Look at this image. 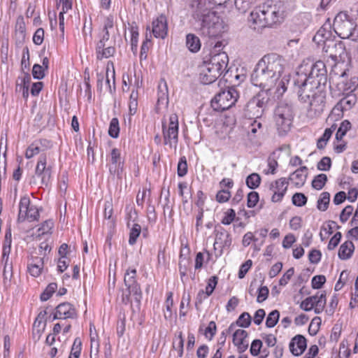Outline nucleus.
I'll use <instances>...</instances> for the list:
<instances>
[{
	"label": "nucleus",
	"instance_id": "1",
	"mask_svg": "<svg viewBox=\"0 0 358 358\" xmlns=\"http://www.w3.org/2000/svg\"><path fill=\"white\" fill-rule=\"evenodd\" d=\"M229 0H192L190 5L192 9V17L200 21V31L204 36L217 37L224 30L223 22L216 13L211 10L212 6L222 5Z\"/></svg>",
	"mask_w": 358,
	"mask_h": 358
},
{
	"label": "nucleus",
	"instance_id": "2",
	"mask_svg": "<svg viewBox=\"0 0 358 358\" xmlns=\"http://www.w3.org/2000/svg\"><path fill=\"white\" fill-rule=\"evenodd\" d=\"M285 65V59L275 53L264 56L251 74V82L257 87L271 90L281 76Z\"/></svg>",
	"mask_w": 358,
	"mask_h": 358
},
{
	"label": "nucleus",
	"instance_id": "3",
	"mask_svg": "<svg viewBox=\"0 0 358 358\" xmlns=\"http://www.w3.org/2000/svg\"><path fill=\"white\" fill-rule=\"evenodd\" d=\"M228 56L225 52H220L212 57L209 62H204L200 66L199 79L203 85L215 82L226 69Z\"/></svg>",
	"mask_w": 358,
	"mask_h": 358
},
{
	"label": "nucleus",
	"instance_id": "4",
	"mask_svg": "<svg viewBox=\"0 0 358 358\" xmlns=\"http://www.w3.org/2000/svg\"><path fill=\"white\" fill-rule=\"evenodd\" d=\"M274 121L278 134L285 135L290 130L294 118L292 104L286 101H280L274 112Z\"/></svg>",
	"mask_w": 358,
	"mask_h": 358
},
{
	"label": "nucleus",
	"instance_id": "5",
	"mask_svg": "<svg viewBox=\"0 0 358 358\" xmlns=\"http://www.w3.org/2000/svg\"><path fill=\"white\" fill-rule=\"evenodd\" d=\"M238 93L234 87H229L217 94L211 101L212 108L217 111L230 108L236 102Z\"/></svg>",
	"mask_w": 358,
	"mask_h": 358
},
{
	"label": "nucleus",
	"instance_id": "6",
	"mask_svg": "<svg viewBox=\"0 0 358 358\" xmlns=\"http://www.w3.org/2000/svg\"><path fill=\"white\" fill-rule=\"evenodd\" d=\"M270 90L263 89L256 96L250 99L246 105V110L250 115L256 117H259L262 115L270 101V94L268 93Z\"/></svg>",
	"mask_w": 358,
	"mask_h": 358
},
{
	"label": "nucleus",
	"instance_id": "7",
	"mask_svg": "<svg viewBox=\"0 0 358 358\" xmlns=\"http://www.w3.org/2000/svg\"><path fill=\"white\" fill-rule=\"evenodd\" d=\"M178 117L173 113L169 117V126L165 121L162 122V132L165 145H169L171 148H176L178 141Z\"/></svg>",
	"mask_w": 358,
	"mask_h": 358
},
{
	"label": "nucleus",
	"instance_id": "8",
	"mask_svg": "<svg viewBox=\"0 0 358 358\" xmlns=\"http://www.w3.org/2000/svg\"><path fill=\"white\" fill-rule=\"evenodd\" d=\"M262 6L264 9L267 27L281 22L284 13V8L281 2L267 0L262 4Z\"/></svg>",
	"mask_w": 358,
	"mask_h": 358
},
{
	"label": "nucleus",
	"instance_id": "9",
	"mask_svg": "<svg viewBox=\"0 0 358 358\" xmlns=\"http://www.w3.org/2000/svg\"><path fill=\"white\" fill-rule=\"evenodd\" d=\"M303 69L306 76L313 81L324 86L327 81V69L324 63L317 61L312 65L308 64L301 65L298 70Z\"/></svg>",
	"mask_w": 358,
	"mask_h": 358
},
{
	"label": "nucleus",
	"instance_id": "10",
	"mask_svg": "<svg viewBox=\"0 0 358 358\" xmlns=\"http://www.w3.org/2000/svg\"><path fill=\"white\" fill-rule=\"evenodd\" d=\"M124 282L127 287L128 294H123L122 301H129V296L132 294L134 296L136 301H140L142 293L139 284L136 281V270L135 268H129L124 273Z\"/></svg>",
	"mask_w": 358,
	"mask_h": 358
},
{
	"label": "nucleus",
	"instance_id": "11",
	"mask_svg": "<svg viewBox=\"0 0 358 358\" xmlns=\"http://www.w3.org/2000/svg\"><path fill=\"white\" fill-rule=\"evenodd\" d=\"M99 41L96 44V59L101 60L113 56L116 52L115 47L111 45L110 36L99 34Z\"/></svg>",
	"mask_w": 358,
	"mask_h": 358
},
{
	"label": "nucleus",
	"instance_id": "12",
	"mask_svg": "<svg viewBox=\"0 0 358 358\" xmlns=\"http://www.w3.org/2000/svg\"><path fill=\"white\" fill-rule=\"evenodd\" d=\"M124 159L121 157V152L117 148H113L110 154V162L108 164V171L111 176L122 178L124 170Z\"/></svg>",
	"mask_w": 358,
	"mask_h": 358
},
{
	"label": "nucleus",
	"instance_id": "13",
	"mask_svg": "<svg viewBox=\"0 0 358 358\" xmlns=\"http://www.w3.org/2000/svg\"><path fill=\"white\" fill-rule=\"evenodd\" d=\"M35 174L41 178L42 185L47 186L50 181L52 175V166H47V154L41 153L38 157L36 169Z\"/></svg>",
	"mask_w": 358,
	"mask_h": 358
},
{
	"label": "nucleus",
	"instance_id": "14",
	"mask_svg": "<svg viewBox=\"0 0 358 358\" xmlns=\"http://www.w3.org/2000/svg\"><path fill=\"white\" fill-rule=\"evenodd\" d=\"M231 244L230 234L224 229L215 231V238L213 244L216 257H220L224 250L229 249Z\"/></svg>",
	"mask_w": 358,
	"mask_h": 358
},
{
	"label": "nucleus",
	"instance_id": "15",
	"mask_svg": "<svg viewBox=\"0 0 358 358\" xmlns=\"http://www.w3.org/2000/svg\"><path fill=\"white\" fill-rule=\"evenodd\" d=\"M345 20H342L340 15L335 17L334 22V31L340 38L350 39L354 24L345 15Z\"/></svg>",
	"mask_w": 358,
	"mask_h": 358
},
{
	"label": "nucleus",
	"instance_id": "16",
	"mask_svg": "<svg viewBox=\"0 0 358 358\" xmlns=\"http://www.w3.org/2000/svg\"><path fill=\"white\" fill-rule=\"evenodd\" d=\"M303 69L298 70L294 78V91L305 89H319L321 85L308 78Z\"/></svg>",
	"mask_w": 358,
	"mask_h": 358
},
{
	"label": "nucleus",
	"instance_id": "17",
	"mask_svg": "<svg viewBox=\"0 0 358 358\" xmlns=\"http://www.w3.org/2000/svg\"><path fill=\"white\" fill-rule=\"evenodd\" d=\"M264 9L262 5L255 8L251 13L248 18L250 27L255 30H259L267 27L264 14Z\"/></svg>",
	"mask_w": 358,
	"mask_h": 358
},
{
	"label": "nucleus",
	"instance_id": "18",
	"mask_svg": "<svg viewBox=\"0 0 358 358\" xmlns=\"http://www.w3.org/2000/svg\"><path fill=\"white\" fill-rule=\"evenodd\" d=\"M326 93L323 90H318L313 97L308 101L310 104V111L314 112V115H320L325 106Z\"/></svg>",
	"mask_w": 358,
	"mask_h": 358
},
{
	"label": "nucleus",
	"instance_id": "19",
	"mask_svg": "<svg viewBox=\"0 0 358 358\" xmlns=\"http://www.w3.org/2000/svg\"><path fill=\"white\" fill-rule=\"evenodd\" d=\"M323 51L329 54V57L336 61L344 54L345 47L341 42L329 41L325 42Z\"/></svg>",
	"mask_w": 358,
	"mask_h": 358
},
{
	"label": "nucleus",
	"instance_id": "20",
	"mask_svg": "<svg viewBox=\"0 0 358 358\" xmlns=\"http://www.w3.org/2000/svg\"><path fill=\"white\" fill-rule=\"evenodd\" d=\"M76 317V311L73 306L68 303H62L56 308V311L53 315V320H61L74 318Z\"/></svg>",
	"mask_w": 358,
	"mask_h": 358
},
{
	"label": "nucleus",
	"instance_id": "21",
	"mask_svg": "<svg viewBox=\"0 0 358 358\" xmlns=\"http://www.w3.org/2000/svg\"><path fill=\"white\" fill-rule=\"evenodd\" d=\"M167 22L165 15H161L152 22V33L155 37L164 38L167 35Z\"/></svg>",
	"mask_w": 358,
	"mask_h": 358
},
{
	"label": "nucleus",
	"instance_id": "22",
	"mask_svg": "<svg viewBox=\"0 0 358 358\" xmlns=\"http://www.w3.org/2000/svg\"><path fill=\"white\" fill-rule=\"evenodd\" d=\"M306 339L302 335L295 336L290 341L289 348L292 354L294 356H300L306 348Z\"/></svg>",
	"mask_w": 358,
	"mask_h": 358
},
{
	"label": "nucleus",
	"instance_id": "23",
	"mask_svg": "<svg viewBox=\"0 0 358 358\" xmlns=\"http://www.w3.org/2000/svg\"><path fill=\"white\" fill-rule=\"evenodd\" d=\"M331 25L329 21L324 23L320 29L317 31L316 34L313 37V41L317 44L323 43L325 45V42L331 41Z\"/></svg>",
	"mask_w": 358,
	"mask_h": 358
},
{
	"label": "nucleus",
	"instance_id": "24",
	"mask_svg": "<svg viewBox=\"0 0 358 358\" xmlns=\"http://www.w3.org/2000/svg\"><path fill=\"white\" fill-rule=\"evenodd\" d=\"M248 333L243 329H237L233 334V343L237 346L240 353L245 352L248 347V342L246 341Z\"/></svg>",
	"mask_w": 358,
	"mask_h": 358
},
{
	"label": "nucleus",
	"instance_id": "25",
	"mask_svg": "<svg viewBox=\"0 0 358 358\" xmlns=\"http://www.w3.org/2000/svg\"><path fill=\"white\" fill-rule=\"evenodd\" d=\"M308 169L301 166L293 172L289 177V180L297 187H302L306 180Z\"/></svg>",
	"mask_w": 358,
	"mask_h": 358
},
{
	"label": "nucleus",
	"instance_id": "26",
	"mask_svg": "<svg viewBox=\"0 0 358 358\" xmlns=\"http://www.w3.org/2000/svg\"><path fill=\"white\" fill-rule=\"evenodd\" d=\"M169 104L168 87L165 80H161L158 85L157 91V106Z\"/></svg>",
	"mask_w": 358,
	"mask_h": 358
},
{
	"label": "nucleus",
	"instance_id": "27",
	"mask_svg": "<svg viewBox=\"0 0 358 358\" xmlns=\"http://www.w3.org/2000/svg\"><path fill=\"white\" fill-rule=\"evenodd\" d=\"M43 259L42 257H36L33 258L31 262L28 264L29 273L34 277L39 276L43 268Z\"/></svg>",
	"mask_w": 358,
	"mask_h": 358
},
{
	"label": "nucleus",
	"instance_id": "28",
	"mask_svg": "<svg viewBox=\"0 0 358 358\" xmlns=\"http://www.w3.org/2000/svg\"><path fill=\"white\" fill-rule=\"evenodd\" d=\"M34 205H31V201L29 196H24L20 199L19 203V213L17 217L18 222H24V216L29 213V209L32 208Z\"/></svg>",
	"mask_w": 358,
	"mask_h": 358
},
{
	"label": "nucleus",
	"instance_id": "29",
	"mask_svg": "<svg viewBox=\"0 0 358 358\" xmlns=\"http://www.w3.org/2000/svg\"><path fill=\"white\" fill-rule=\"evenodd\" d=\"M354 250L355 245L353 243L350 241H347L340 246L338 254V257L343 260L348 259L351 257Z\"/></svg>",
	"mask_w": 358,
	"mask_h": 358
},
{
	"label": "nucleus",
	"instance_id": "30",
	"mask_svg": "<svg viewBox=\"0 0 358 358\" xmlns=\"http://www.w3.org/2000/svg\"><path fill=\"white\" fill-rule=\"evenodd\" d=\"M186 45L191 52H198L201 48V42L199 37L192 34H187L186 36Z\"/></svg>",
	"mask_w": 358,
	"mask_h": 358
},
{
	"label": "nucleus",
	"instance_id": "31",
	"mask_svg": "<svg viewBox=\"0 0 358 358\" xmlns=\"http://www.w3.org/2000/svg\"><path fill=\"white\" fill-rule=\"evenodd\" d=\"M355 99L354 97H345L342 99L334 108L333 111L343 112L344 110H349L355 104Z\"/></svg>",
	"mask_w": 358,
	"mask_h": 358
},
{
	"label": "nucleus",
	"instance_id": "32",
	"mask_svg": "<svg viewBox=\"0 0 358 358\" xmlns=\"http://www.w3.org/2000/svg\"><path fill=\"white\" fill-rule=\"evenodd\" d=\"M319 90H321L319 88ZM318 89H305V90H298L295 92H296L299 99L303 103H308L310 99L313 97V95L317 92Z\"/></svg>",
	"mask_w": 358,
	"mask_h": 358
},
{
	"label": "nucleus",
	"instance_id": "33",
	"mask_svg": "<svg viewBox=\"0 0 358 358\" xmlns=\"http://www.w3.org/2000/svg\"><path fill=\"white\" fill-rule=\"evenodd\" d=\"M131 32V48L134 54L137 53L138 42V30L136 25H131L129 28Z\"/></svg>",
	"mask_w": 358,
	"mask_h": 358
},
{
	"label": "nucleus",
	"instance_id": "34",
	"mask_svg": "<svg viewBox=\"0 0 358 358\" xmlns=\"http://www.w3.org/2000/svg\"><path fill=\"white\" fill-rule=\"evenodd\" d=\"M330 201V194L327 192H322L317 202V208L319 210L325 211Z\"/></svg>",
	"mask_w": 358,
	"mask_h": 358
},
{
	"label": "nucleus",
	"instance_id": "35",
	"mask_svg": "<svg viewBox=\"0 0 358 358\" xmlns=\"http://www.w3.org/2000/svg\"><path fill=\"white\" fill-rule=\"evenodd\" d=\"M246 185L252 189L257 188L261 183V177L258 173H252L246 178Z\"/></svg>",
	"mask_w": 358,
	"mask_h": 358
},
{
	"label": "nucleus",
	"instance_id": "36",
	"mask_svg": "<svg viewBox=\"0 0 358 358\" xmlns=\"http://www.w3.org/2000/svg\"><path fill=\"white\" fill-rule=\"evenodd\" d=\"M2 262H4L3 271V282L6 284L8 281H10L13 273H12V264L8 263L9 257H6L5 258L1 257Z\"/></svg>",
	"mask_w": 358,
	"mask_h": 358
},
{
	"label": "nucleus",
	"instance_id": "37",
	"mask_svg": "<svg viewBox=\"0 0 358 358\" xmlns=\"http://www.w3.org/2000/svg\"><path fill=\"white\" fill-rule=\"evenodd\" d=\"M287 183L286 178H281L275 180L274 184L271 185V189L285 194L287 189Z\"/></svg>",
	"mask_w": 358,
	"mask_h": 358
},
{
	"label": "nucleus",
	"instance_id": "38",
	"mask_svg": "<svg viewBox=\"0 0 358 358\" xmlns=\"http://www.w3.org/2000/svg\"><path fill=\"white\" fill-rule=\"evenodd\" d=\"M327 181V176L324 173L316 176L312 181L313 188L320 190L323 188Z\"/></svg>",
	"mask_w": 358,
	"mask_h": 358
},
{
	"label": "nucleus",
	"instance_id": "39",
	"mask_svg": "<svg viewBox=\"0 0 358 358\" xmlns=\"http://www.w3.org/2000/svg\"><path fill=\"white\" fill-rule=\"evenodd\" d=\"M120 127L119 120L116 117H113L110 122L108 134L110 137L116 138L119 136Z\"/></svg>",
	"mask_w": 358,
	"mask_h": 358
},
{
	"label": "nucleus",
	"instance_id": "40",
	"mask_svg": "<svg viewBox=\"0 0 358 358\" xmlns=\"http://www.w3.org/2000/svg\"><path fill=\"white\" fill-rule=\"evenodd\" d=\"M280 317V313L277 310L271 311L266 317V326L268 328L274 327L278 323Z\"/></svg>",
	"mask_w": 358,
	"mask_h": 358
},
{
	"label": "nucleus",
	"instance_id": "41",
	"mask_svg": "<svg viewBox=\"0 0 358 358\" xmlns=\"http://www.w3.org/2000/svg\"><path fill=\"white\" fill-rule=\"evenodd\" d=\"M141 227L138 224H134L129 232V243L131 245L136 242L138 237L140 236Z\"/></svg>",
	"mask_w": 358,
	"mask_h": 358
},
{
	"label": "nucleus",
	"instance_id": "42",
	"mask_svg": "<svg viewBox=\"0 0 358 358\" xmlns=\"http://www.w3.org/2000/svg\"><path fill=\"white\" fill-rule=\"evenodd\" d=\"M57 288V283H55V282L50 283L47 286V287L45 288L44 292L41 294V300L42 301H48L52 296L53 293H55Z\"/></svg>",
	"mask_w": 358,
	"mask_h": 358
},
{
	"label": "nucleus",
	"instance_id": "43",
	"mask_svg": "<svg viewBox=\"0 0 358 358\" xmlns=\"http://www.w3.org/2000/svg\"><path fill=\"white\" fill-rule=\"evenodd\" d=\"M251 324V316L247 313H243L236 322V324L243 328L248 327Z\"/></svg>",
	"mask_w": 358,
	"mask_h": 358
},
{
	"label": "nucleus",
	"instance_id": "44",
	"mask_svg": "<svg viewBox=\"0 0 358 358\" xmlns=\"http://www.w3.org/2000/svg\"><path fill=\"white\" fill-rule=\"evenodd\" d=\"M307 200L308 199L304 194L299 192L295 193L292 196V203L298 207H302L305 206L307 203Z\"/></svg>",
	"mask_w": 358,
	"mask_h": 358
},
{
	"label": "nucleus",
	"instance_id": "45",
	"mask_svg": "<svg viewBox=\"0 0 358 358\" xmlns=\"http://www.w3.org/2000/svg\"><path fill=\"white\" fill-rule=\"evenodd\" d=\"M187 173V159L185 156L180 158L177 167V173L179 177L185 176Z\"/></svg>",
	"mask_w": 358,
	"mask_h": 358
},
{
	"label": "nucleus",
	"instance_id": "46",
	"mask_svg": "<svg viewBox=\"0 0 358 358\" xmlns=\"http://www.w3.org/2000/svg\"><path fill=\"white\" fill-rule=\"evenodd\" d=\"M41 152L43 153V151L34 141L27 148L25 152V157L30 159Z\"/></svg>",
	"mask_w": 358,
	"mask_h": 358
},
{
	"label": "nucleus",
	"instance_id": "47",
	"mask_svg": "<svg viewBox=\"0 0 358 358\" xmlns=\"http://www.w3.org/2000/svg\"><path fill=\"white\" fill-rule=\"evenodd\" d=\"M114 26V17L112 15H109L108 16L105 21H104V24H103V29L101 31V32L99 33V34H103V35H108L110 36V34H109V29H112Z\"/></svg>",
	"mask_w": 358,
	"mask_h": 358
},
{
	"label": "nucleus",
	"instance_id": "48",
	"mask_svg": "<svg viewBox=\"0 0 358 358\" xmlns=\"http://www.w3.org/2000/svg\"><path fill=\"white\" fill-rule=\"evenodd\" d=\"M45 69L40 64H35L32 68V75L35 79L41 80L45 77Z\"/></svg>",
	"mask_w": 358,
	"mask_h": 358
},
{
	"label": "nucleus",
	"instance_id": "49",
	"mask_svg": "<svg viewBox=\"0 0 358 358\" xmlns=\"http://www.w3.org/2000/svg\"><path fill=\"white\" fill-rule=\"evenodd\" d=\"M331 166V161L329 157H324L317 163V168L320 171H329Z\"/></svg>",
	"mask_w": 358,
	"mask_h": 358
},
{
	"label": "nucleus",
	"instance_id": "50",
	"mask_svg": "<svg viewBox=\"0 0 358 358\" xmlns=\"http://www.w3.org/2000/svg\"><path fill=\"white\" fill-rule=\"evenodd\" d=\"M235 6L240 13H245L251 7V4L246 0H235Z\"/></svg>",
	"mask_w": 358,
	"mask_h": 358
},
{
	"label": "nucleus",
	"instance_id": "51",
	"mask_svg": "<svg viewBox=\"0 0 358 358\" xmlns=\"http://www.w3.org/2000/svg\"><path fill=\"white\" fill-rule=\"evenodd\" d=\"M326 282L324 275H318L312 278L311 285L313 289H320Z\"/></svg>",
	"mask_w": 358,
	"mask_h": 358
},
{
	"label": "nucleus",
	"instance_id": "52",
	"mask_svg": "<svg viewBox=\"0 0 358 358\" xmlns=\"http://www.w3.org/2000/svg\"><path fill=\"white\" fill-rule=\"evenodd\" d=\"M39 217V212L38 209L36 206H33L31 209H29V213L24 216V220H27L29 222H34L38 220Z\"/></svg>",
	"mask_w": 358,
	"mask_h": 358
},
{
	"label": "nucleus",
	"instance_id": "53",
	"mask_svg": "<svg viewBox=\"0 0 358 358\" xmlns=\"http://www.w3.org/2000/svg\"><path fill=\"white\" fill-rule=\"evenodd\" d=\"M353 206L348 205L345 206L340 214V220L342 223H345L348 221L350 216L352 214L353 212Z\"/></svg>",
	"mask_w": 358,
	"mask_h": 358
},
{
	"label": "nucleus",
	"instance_id": "54",
	"mask_svg": "<svg viewBox=\"0 0 358 358\" xmlns=\"http://www.w3.org/2000/svg\"><path fill=\"white\" fill-rule=\"evenodd\" d=\"M257 292L258 293L257 298V301L258 303H262L267 299L269 291L266 286H262L257 288Z\"/></svg>",
	"mask_w": 358,
	"mask_h": 358
},
{
	"label": "nucleus",
	"instance_id": "55",
	"mask_svg": "<svg viewBox=\"0 0 358 358\" xmlns=\"http://www.w3.org/2000/svg\"><path fill=\"white\" fill-rule=\"evenodd\" d=\"M259 201V194L257 192H250L248 194L247 206L248 208H254Z\"/></svg>",
	"mask_w": 358,
	"mask_h": 358
},
{
	"label": "nucleus",
	"instance_id": "56",
	"mask_svg": "<svg viewBox=\"0 0 358 358\" xmlns=\"http://www.w3.org/2000/svg\"><path fill=\"white\" fill-rule=\"evenodd\" d=\"M82 349V342L80 338H76L71 347V355L80 357Z\"/></svg>",
	"mask_w": 358,
	"mask_h": 358
},
{
	"label": "nucleus",
	"instance_id": "57",
	"mask_svg": "<svg viewBox=\"0 0 358 358\" xmlns=\"http://www.w3.org/2000/svg\"><path fill=\"white\" fill-rule=\"evenodd\" d=\"M46 315H47V311L45 310H41L38 313L37 317L36 318V320L34 322V327L39 328L41 324L42 323H43V330L45 327Z\"/></svg>",
	"mask_w": 358,
	"mask_h": 358
},
{
	"label": "nucleus",
	"instance_id": "58",
	"mask_svg": "<svg viewBox=\"0 0 358 358\" xmlns=\"http://www.w3.org/2000/svg\"><path fill=\"white\" fill-rule=\"evenodd\" d=\"M236 213L234 210L230 208L224 213V216L223 217L221 222L225 225L230 224L234 221Z\"/></svg>",
	"mask_w": 358,
	"mask_h": 358
},
{
	"label": "nucleus",
	"instance_id": "59",
	"mask_svg": "<svg viewBox=\"0 0 358 358\" xmlns=\"http://www.w3.org/2000/svg\"><path fill=\"white\" fill-rule=\"evenodd\" d=\"M231 197V194L229 190L222 189L220 190L216 194V200L219 203L227 202Z\"/></svg>",
	"mask_w": 358,
	"mask_h": 358
},
{
	"label": "nucleus",
	"instance_id": "60",
	"mask_svg": "<svg viewBox=\"0 0 358 358\" xmlns=\"http://www.w3.org/2000/svg\"><path fill=\"white\" fill-rule=\"evenodd\" d=\"M15 28L16 31L19 33L22 37H24L26 28L22 16H19L17 17Z\"/></svg>",
	"mask_w": 358,
	"mask_h": 358
},
{
	"label": "nucleus",
	"instance_id": "61",
	"mask_svg": "<svg viewBox=\"0 0 358 358\" xmlns=\"http://www.w3.org/2000/svg\"><path fill=\"white\" fill-rule=\"evenodd\" d=\"M53 222L51 220H46L42 224L41 227L38 229L39 235H43L48 234L50 230L53 227Z\"/></svg>",
	"mask_w": 358,
	"mask_h": 358
},
{
	"label": "nucleus",
	"instance_id": "62",
	"mask_svg": "<svg viewBox=\"0 0 358 358\" xmlns=\"http://www.w3.org/2000/svg\"><path fill=\"white\" fill-rule=\"evenodd\" d=\"M262 346V342L260 340H259V339L254 340L251 344V347H250V350L252 355L257 356L259 354Z\"/></svg>",
	"mask_w": 358,
	"mask_h": 358
},
{
	"label": "nucleus",
	"instance_id": "63",
	"mask_svg": "<svg viewBox=\"0 0 358 358\" xmlns=\"http://www.w3.org/2000/svg\"><path fill=\"white\" fill-rule=\"evenodd\" d=\"M294 268L292 267V268H289L286 271V273L280 279V280H279L280 285H281V286L286 285L288 283L290 278H292V276L294 275Z\"/></svg>",
	"mask_w": 358,
	"mask_h": 358
},
{
	"label": "nucleus",
	"instance_id": "64",
	"mask_svg": "<svg viewBox=\"0 0 358 358\" xmlns=\"http://www.w3.org/2000/svg\"><path fill=\"white\" fill-rule=\"evenodd\" d=\"M44 38V30L42 28H38L35 31L34 36H33V42L36 45H41Z\"/></svg>",
	"mask_w": 358,
	"mask_h": 358
}]
</instances>
